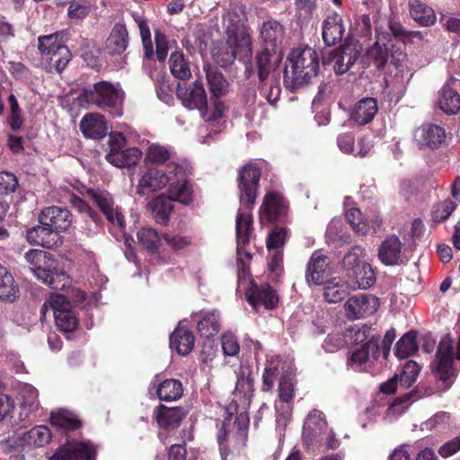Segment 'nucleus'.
I'll use <instances>...</instances> for the list:
<instances>
[{
    "label": "nucleus",
    "mask_w": 460,
    "mask_h": 460,
    "mask_svg": "<svg viewBox=\"0 0 460 460\" xmlns=\"http://www.w3.org/2000/svg\"><path fill=\"white\" fill-rule=\"evenodd\" d=\"M261 177L260 170L252 164L243 168L239 174L240 203L235 221L237 261L242 270H245V261L252 258L251 253L244 250L252 232V209L257 196V188Z\"/></svg>",
    "instance_id": "1"
},
{
    "label": "nucleus",
    "mask_w": 460,
    "mask_h": 460,
    "mask_svg": "<svg viewBox=\"0 0 460 460\" xmlns=\"http://www.w3.org/2000/svg\"><path fill=\"white\" fill-rule=\"evenodd\" d=\"M169 186L172 197L180 203L188 205L192 200V189L187 180L184 165L171 161L164 168L146 166L142 172L137 185V192L147 195Z\"/></svg>",
    "instance_id": "2"
},
{
    "label": "nucleus",
    "mask_w": 460,
    "mask_h": 460,
    "mask_svg": "<svg viewBox=\"0 0 460 460\" xmlns=\"http://www.w3.org/2000/svg\"><path fill=\"white\" fill-rule=\"evenodd\" d=\"M62 293H51L41 307V314L46 317L49 311H51L57 326L64 332H70L76 329L78 319L71 309V303L80 304L86 294L82 290L72 287L71 281L68 285L60 289Z\"/></svg>",
    "instance_id": "3"
},
{
    "label": "nucleus",
    "mask_w": 460,
    "mask_h": 460,
    "mask_svg": "<svg viewBox=\"0 0 460 460\" xmlns=\"http://www.w3.org/2000/svg\"><path fill=\"white\" fill-rule=\"evenodd\" d=\"M319 55L312 48L294 49L288 57L284 71L285 82L292 88L308 84L318 74Z\"/></svg>",
    "instance_id": "4"
},
{
    "label": "nucleus",
    "mask_w": 460,
    "mask_h": 460,
    "mask_svg": "<svg viewBox=\"0 0 460 460\" xmlns=\"http://www.w3.org/2000/svg\"><path fill=\"white\" fill-rule=\"evenodd\" d=\"M24 258L34 276L52 289H63L70 282L69 277L59 269L50 253L42 250H30Z\"/></svg>",
    "instance_id": "5"
},
{
    "label": "nucleus",
    "mask_w": 460,
    "mask_h": 460,
    "mask_svg": "<svg viewBox=\"0 0 460 460\" xmlns=\"http://www.w3.org/2000/svg\"><path fill=\"white\" fill-rule=\"evenodd\" d=\"M227 36L226 42L237 59L248 61L252 55L250 29L245 26L243 15L236 9L229 10L223 17Z\"/></svg>",
    "instance_id": "6"
},
{
    "label": "nucleus",
    "mask_w": 460,
    "mask_h": 460,
    "mask_svg": "<svg viewBox=\"0 0 460 460\" xmlns=\"http://www.w3.org/2000/svg\"><path fill=\"white\" fill-rule=\"evenodd\" d=\"M453 356V339L449 335H446L441 339L435 359L430 364L432 374L442 383L445 390L452 386L457 375Z\"/></svg>",
    "instance_id": "7"
},
{
    "label": "nucleus",
    "mask_w": 460,
    "mask_h": 460,
    "mask_svg": "<svg viewBox=\"0 0 460 460\" xmlns=\"http://www.w3.org/2000/svg\"><path fill=\"white\" fill-rule=\"evenodd\" d=\"M60 33L40 36L38 39V49L43 60L54 67L58 73L62 72L71 59L67 47L59 40Z\"/></svg>",
    "instance_id": "8"
},
{
    "label": "nucleus",
    "mask_w": 460,
    "mask_h": 460,
    "mask_svg": "<svg viewBox=\"0 0 460 460\" xmlns=\"http://www.w3.org/2000/svg\"><path fill=\"white\" fill-rule=\"evenodd\" d=\"M124 98L123 92L108 82H99L85 88L79 100L99 108H111L119 105Z\"/></svg>",
    "instance_id": "9"
},
{
    "label": "nucleus",
    "mask_w": 460,
    "mask_h": 460,
    "mask_svg": "<svg viewBox=\"0 0 460 460\" xmlns=\"http://www.w3.org/2000/svg\"><path fill=\"white\" fill-rule=\"evenodd\" d=\"M51 433L47 426L40 425L27 432L12 438L9 442L13 447L24 453L46 447L51 440Z\"/></svg>",
    "instance_id": "10"
},
{
    "label": "nucleus",
    "mask_w": 460,
    "mask_h": 460,
    "mask_svg": "<svg viewBox=\"0 0 460 460\" xmlns=\"http://www.w3.org/2000/svg\"><path fill=\"white\" fill-rule=\"evenodd\" d=\"M285 35L284 26L273 19L263 22L260 27V40L262 48L271 50L274 54L281 52Z\"/></svg>",
    "instance_id": "11"
},
{
    "label": "nucleus",
    "mask_w": 460,
    "mask_h": 460,
    "mask_svg": "<svg viewBox=\"0 0 460 460\" xmlns=\"http://www.w3.org/2000/svg\"><path fill=\"white\" fill-rule=\"evenodd\" d=\"M379 306L378 298L371 295H358L349 297L344 309L349 319L356 320L375 314Z\"/></svg>",
    "instance_id": "12"
},
{
    "label": "nucleus",
    "mask_w": 460,
    "mask_h": 460,
    "mask_svg": "<svg viewBox=\"0 0 460 460\" xmlns=\"http://www.w3.org/2000/svg\"><path fill=\"white\" fill-rule=\"evenodd\" d=\"M95 449L86 442H68L59 447L48 460H94Z\"/></svg>",
    "instance_id": "13"
},
{
    "label": "nucleus",
    "mask_w": 460,
    "mask_h": 460,
    "mask_svg": "<svg viewBox=\"0 0 460 460\" xmlns=\"http://www.w3.org/2000/svg\"><path fill=\"white\" fill-rule=\"evenodd\" d=\"M362 46L357 40H350L336 49L332 56L333 69L336 74H345L358 59Z\"/></svg>",
    "instance_id": "14"
},
{
    "label": "nucleus",
    "mask_w": 460,
    "mask_h": 460,
    "mask_svg": "<svg viewBox=\"0 0 460 460\" xmlns=\"http://www.w3.org/2000/svg\"><path fill=\"white\" fill-rule=\"evenodd\" d=\"M177 96L184 107L189 110L202 111L207 107V94L203 84L195 81L192 85L185 86L179 84L177 87Z\"/></svg>",
    "instance_id": "15"
},
{
    "label": "nucleus",
    "mask_w": 460,
    "mask_h": 460,
    "mask_svg": "<svg viewBox=\"0 0 460 460\" xmlns=\"http://www.w3.org/2000/svg\"><path fill=\"white\" fill-rule=\"evenodd\" d=\"M230 420L226 419L217 436V440L222 454L239 448L244 444L246 433L240 427L230 429Z\"/></svg>",
    "instance_id": "16"
},
{
    "label": "nucleus",
    "mask_w": 460,
    "mask_h": 460,
    "mask_svg": "<svg viewBox=\"0 0 460 460\" xmlns=\"http://www.w3.org/2000/svg\"><path fill=\"white\" fill-rule=\"evenodd\" d=\"M191 320L196 323L199 333L208 339L217 335L221 329V316L216 310L192 314Z\"/></svg>",
    "instance_id": "17"
},
{
    "label": "nucleus",
    "mask_w": 460,
    "mask_h": 460,
    "mask_svg": "<svg viewBox=\"0 0 460 460\" xmlns=\"http://www.w3.org/2000/svg\"><path fill=\"white\" fill-rule=\"evenodd\" d=\"M246 298L254 310L258 311L261 306L266 309L274 308L279 301L276 292L268 285L258 287L252 284L246 292Z\"/></svg>",
    "instance_id": "18"
},
{
    "label": "nucleus",
    "mask_w": 460,
    "mask_h": 460,
    "mask_svg": "<svg viewBox=\"0 0 460 460\" xmlns=\"http://www.w3.org/2000/svg\"><path fill=\"white\" fill-rule=\"evenodd\" d=\"M40 223L50 226L58 234L69 228L72 216L66 208L49 207L41 211Z\"/></svg>",
    "instance_id": "19"
},
{
    "label": "nucleus",
    "mask_w": 460,
    "mask_h": 460,
    "mask_svg": "<svg viewBox=\"0 0 460 460\" xmlns=\"http://www.w3.org/2000/svg\"><path fill=\"white\" fill-rule=\"evenodd\" d=\"M379 353L377 340L374 337L370 341L356 349L349 360V365L357 371H366L370 367V358H376Z\"/></svg>",
    "instance_id": "20"
},
{
    "label": "nucleus",
    "mask_w": 460,
    "mask_h": 460,
    "mask_svg": "<svg viewBox=\"0 0 460 460\" xmlns=\"http://www.w3.org/2000/svg\"><path fill=\"white\" fill-rule=\"evenodd\" d=\"M459 84L457 79L451 78L440 90L438 104L445 113L455 114L460 111V95L456 91Z\"/></svg>",
    "instance_id": "21"
},
{
    "label": "nucleus",
    "mask_w": 460,
    "mask_h": 460,
    "mask_svg": "<svg viewBox=\"0 0 460 460\" xmlns=\"http://www.w3.org/2000/svg\"><path fill=\"white\" fill-rule=\"evenodd\" d=\"M322 30L323 40L328 46L339 43L343 39L346 31L341 16L336 12L327 15L323 22Z\"/></svg>",
    "instance_id": "22"
},
{
    "label": "nucleus",
    "mask_w": 460,
    "mask_h": 460,
    "mask_svg": "<svg viewBox=\"0 0 460 460\" xmlns=\"http://www.w3.org/2000/svg\"><path fill=\"white\" fill-rule=\"evenodd\" d=\"M92 200L96 203L100 209L112 224L117 223L120 228L125 227V221L121 212L113 208V199L110 193L99 190L89 191Z\"/></svg>",
    "instance_id": "23"
},
{
    "label": "nucleus",
    "mask_w": 460,
    "mask_h": 460,
    "mask_svg": "<svg viewBox=\"0 0 460 460\" xmlns=\"http://www.w3.org/2000/svg\"><path fill=\"white\" fill-rule=\"evenodd\" d=\"M446 137L444 128L438 125L429 124L418 128L414 132V139L420 147L438 148Z\"/></svg>",
    "instance_id": "24"
},
{
    "label": "nucleus",
    "mask_w": 460,
    "mask_h": 460,
    "mask_svg": "<svg viewBox=\"0 0 460 460\" xmlns=\"http://www.w3.org/2000/svg\"><path fill=\"white\" fill-rule=\"evenodd\" d=\"M402 243L395 234L387 236L379 245L377 256L387 266L399 264L402 258Z\"/></svg>",
    "instance_id": "25"
},
{
    "label": "nucleus",
    "mask_w": 460,
    "mask_h": 460,
    "mask_svg": "<svg viewBox=\"0 0 460 460\" xmlns=\"http://www.w3.org/2000/svg\"><path fill=\"white\" fill-rule=\"evenodd\" d=\"M80 129L84 137L99 139L106 136L109 127L102 115L88 113L82 118Z\"/></svg>",
    "instance_id": "26"
},
{
    "label": "nucleus",
    "mask_w": 460,
    "mask_h": 460,
    "mask_svg": "<svg viewBox=\"0 0 460 460\" xmlns=\"http://www.w3.org/2000/svg\"><path fill=\"white\" fill-rule=\"evenodd\" d=\"M329 258L324 254L315 252L308 261L305 278L308 283L321 285L328 273Z\"/></svg>",
    "instance_id": "27"
},
{
    "label": "nucleus",
    "mask_w": 460,
    "mask_h": 460,
    "mask_svg": "<svg viewBox=\"0 0 460 460\" xmlns=\"http://www.w3.org/2000/svg\"><path fill=\"white\" fill-rule=\"evenodd\" d=\"M365 59L368 64H373L376 68H382L387 63L389 58L388 39L376 29V41L367 49Z\"/></svg>",
    "instance_id": "28"
},
{
    "label": "nucleus",
    "mask_w": 460,
    "mask_h": 460,
    "mask_svg": "<svg viewBox=\"0 0 460 460\" xmlns=\"http://www.w3.org/2000/svg\"><path fill=\"white\" fill-rule=\"evenodd\" d=\"M327 429V422L324 414L317 410H313L307 415L303 427V439L307 445L314 441Z\"/></svg>",
    "instance_id": "29"
},
{
    "label": "nucleus",
    "mask_w": 460,
    "mask_h": 460,
    "mask_svg": "<svg viewBox=\"0 0 460 460\" xmlns=\"http://www.w3.org/2000/svg\"><path fill=\"white\" fill-rule=\"evenodd\" d=\"M378 111L375 98L366 97L359 100L350 111V119L358 125H366L373 120Z\"/></svg>",
    "instance_id": "30"
},
{
    "label": "nucleus",
    "mask_w": 460,
    "mask_h": 460,
    "mask_svg": "<svg viewBox=\"0 0 460 460\" xmlns=\"http://www.w3.org/2000/svg\"><path fill=\"white\" fill-rule=\"evenodd\" d=\"M195 338L193 333L188 330L183 322H181L170 337V346L178 354L188 355L194 347Z\"/></svg>",
    "instance_id": "31"
},
{
    "label": "nucleus",
    "mask_w": 460,
    "mask_h": 460,
    "mask_svg": "<svg viewBox=\"0 0 460 460\" xmlns=\"http://www.w3.org/2000/svg\"><path fill=\"white\" fill-rule=\"evenodd\" d=\"M128 45V32L126 25L117 22L106 40V49L111 55L123 53Z\"/></svg>",
    "instance_id": "32"
},
{
    "label": "nucleus",
    "mask_w": 460,
    "mask_h": 460,
    "mask_svg": "<svg viewBox=\"0 0 460 460\" xmlns=\"http://www.w3.org/2000/svg\"><path fill=\"white\" fill-rule=\"evenodd\" d=\"M30 243L51 248L58 243V234L47 225L40 224L27 232Z\"/></svg>",
    "instance_id": "33"
},
{
    "label": "nucleus",
    "mask_w": 460,
    "mask_h": 460,
    "mask_svg": "<svg viewBox=\"0 0 460 460\" xmlns=\"http://www.w3.org/2000/svg\"><path fill=\"white\" fill-rule=\"evenodd\" d=\"M350 289L352 288L349 281L335 277L325 282L323 296L328 303H338L349 295Z\"/></svg>",
    "instance_id": "34"
},
{
    "label": "nucleus",
    "mask_w": 460,
    "mask_h": 460,
    "mask_svg": "<svg viewBox=\"0 0 460 460\" xmlns=\"http://www.w3.org/2000/svg\"><path fill=\"white\" fill-rule=\"evenodd\" d=\"M350 287L355 289H367L376 282L374 270L369 263H364L360 268L347 275Z\"/></svg>",
    "instance_id": "35"
},
{
    "label": "nucleus",
    "mask_w": 460,
    "mask_h": 460,
    "mask_svg": "<svg viewBox=\"0 0 460 460\" xmlns=\"http://www.w3.org/2000/svg\"><path fill=\"white\" fill-rule=\"evenodd\" d=\"M261 210L270 221L277 220L286 211V205L280 193L270 191L263 199Z\"/></svg>",
    "instance_id": "36"
},
{
    "label": "nucleus",
    "mask_w": 460,
    "mask_h": 460,
    "mask_svg": "<svg viewBox=\"0 0 460 460\" xmlns=\"http://www.w3.org/2000/svg\"><path fill=\"white\" fill-rule=\"evenodd\" d=\"M142 156L137 147H130L118 153H107L106 160L112 165L122 168L136 164Z\"/></svg>",
    "instance_id": "37"
},
{
    "label": "nucleus",
    "mask_w": 460,
    "mask_h": 460,
    "mask_svg": "<svg viewBox=\"0 0 460 460\" xmlns=\"http://www.w3.org/2000/svg\"><path fill=\"white\" fill-rule=\"evenodd\" d=\"M409 12L411 18L421 25L429 26L436 22L433 9L420 0H409Z\"/></svg>",
    "instance_id": "38"
},
{
    "label": "nucleus",
    "mask_w": 460,
    "mask_h": 460,
    "mask_svg": "<svg viewBox=\"0 0 460 460\" xmlns=\"http://www.w3.org/2000/svg\"><path fill=\"white\" fill-rule=\"evenodd\" d=\"M158 425L163 429L175 428L179 426L183 418L181 410L178 408H167L160 404L155 411Z\"/></svg>",
    "instance_id": "39"
},
{
    "label": "nucleus",
    "mask_w": 460,
    "mask_h": 460,
    "mask_svg": "<svg viewBox=\"0 0 460 460\" xmlns=\"http://www.w3.org/2000/svg\"><path fill=\"white\" fill-rule=\"evenodd\" d=\"M19 289L8 270L0 265V300L13 302L18 297Z\"/></svg>",
    "instance_id": "40"
},
{
    "label": "nucleus",
    "mask_w": 460,
    "mask_h": 460,
    "mask_svg": "<svg viewBox=\"0 0 460 460\" xmlns=\"http://www.w3.org/2000/svg\"><path fill=\"white\" fill-rule=\"evenodd\" d=\"M155 387L158 398L162 401H176L180 399L183 394L182 385L176 379H166L157 386L155 385Z\"/></svg>",
    "instance_id": "41"
},
{
    "label": "nucleus",
    "mask_w": 460,
    "mask_h": 460,
    "mask_svg": "<svg viewBox=\"0 0 460 460\" xmlns=\"http://www.w3.org/2000/svg\"><path fill=\"white\" fill-rule=\"evenodd\" d=\"M253 393V380L252 371L248 367L241 366L237 372V380L234 394L243 396L245 400H250Z\"/></svg>",
    "instance_id": "42"
},
{
    "label": "nucleus",
    "mask_w": 460,
    "mask_h": 460,
    "mask_svg": "<svg viewBox=\"0 0 460 460\" xmlns=\"http://www.w3.org/2000/svg\"><path fill=\"white\" fill-rule=\"evenodd\" d=\"M172 156V150L170 147L152 143L149 144L146 150L145 163L155 164H162L170 161Z\"/></svg>",
    "instance_id": "43"
},
{
    "label": "nucleus",
    "mask_w": 460,
    "mask_h": 460,
    "mask_svg": "<svg viewBox=\"0 0 460 460\" xmlns=\"http://www.w3.org/2000/svg\"><path fill=\"white\" fill-rule=\"evenodd\" d=\"M172 75L180 80H188L191 75L189 62L181 52H172L169 58Z\"/></svg>",
    "instance_id": "44"
},
{
    "label": "nucleus",
    "mask_w": 460,
    "mask_h": 460,
    "mask_svg": "<svg viewBox=\"0 0 460 460\" xmlns=\"http://www.w3.org/2000/svg\"><path fill=\"white\" fill-rule=\"evenodd\" d=\"M280 53L274 54L271 50L262 48V51L257 57L258 74L261 81L265 80L274 65L280 60Z\"/></svg>",
    "instance_id": "45"
},
{
    "label": "nucleus",
    "mask_w": 460,
    "mask_h": 460,
    "mask_svg": "<svg viewBox=\"0 0 460 460\" xmlns=\"http://www.w3.org/2000/svg\"><path fill=\"white\" fill-rule=\"evenodd\" d=\"M206 75L210 93L213 96L219 98L227 93L228 84L223 75L216 68L207 67Z\"/></svg>",
    "instance_id": "46"
},
{
    "label": "nucleus",
    "mask_w": 460,
    "mask_h": 460,
    "mask_svg": "<svg viewBox=\"0 0 460 460\" xmlns=\"http://www.w3.org/2000/svg\"><path fill=\"white\" fill-rule=\"evenodd\" d=\"M168 193V196H157L149 203V207L157 219L166 220L172 210V201H179L175 198L172 197L169 191Z\"/></svg>",
    "instance_id": "47"
},
{
    "label": "nucleus",
    "mask_w": 460,
    "mask_h": 460,
    "mask_svg": "<svg viewBox=\"0 0 460 460\" xmlns=\"http://www.w3.org/2000/svg\"><path fill=\"white\" fill-rule=\"evenodd\" d=\"M366 256L365 249L359 245L353 246L343 257L342 269L349 275L351 271L360 268L364 263L363 258Z\"/></svg>",
    "instance_id": "48"
},
{
    "label": "nucleus",
    "mask_w": 460,
    "mask_h": 460,
    "mask_svg": "<svg viewBox=\"0 0 460 460\" xmlns=\"http://www.w3.org/2000/svg\"><path fill=\"white\" fill-rule=\"evenodd\" d=\"M73 207L80 213L85 214V216L91 220V222H85L87 225L86 234L92 236L98 231V216L94 210H93L89 205L80 198L74 197L72 199Z\"/></svg>",
    "instance_id": "49"
},
{
    "label": "nucleus",
    "mask_w": 460,
    "mask_h": 460,
    "mask_svg": "<svg viewBox=\"0 0 460 460\" xmlns=\"http://www.w3.org/2000/svg\"><path fill=\"white\" fill-rule=\"evenodd\" d=\"M50 420L52 425L66 430H74L80 427V420L76 416L66 410L52 412Z\"/></svg>",
    "instance_id": "50"
},
{
    "label": "nucleus",
    "mask_w": 460,
    "mask_h": 460,
    "mask_svg": "<svg viewBox=\"0 0 460 460\" xmlns=\"http://www.w3.org/2000/svg\"><path fill=\"white\" fill-rule=\"evenodd\" d=\"M417 349L416 333L409 332L397 341L395 355L398 358H406L414 354Z\"/></svg>",
    "instance_id": "51"
},
{
    "label": "nucleus",
    "mask_w": 460,
    "mask_h": 460,
    "mask_svg": "<svg viewBox=\"0 0 460 460\" xmlns=\"http://www.w3.org/2000/svg\"><path fill=\"white\" fill-rule=\"evenodd\" d=\"M211 55L214 61L223 67L230 66L237 58L227 42L215 44Z\"/></svg>",
    "instance_id": "52"
},
{
    "label": "nucleus",
    "mask_w": 460,
    "mask_h": 460,
    "mask_svg": "<svg viewBox=\"0 0 460 460\" xmlns=\"http://www.w3.org/2000/svg\"><path fill=\"white\" fill-rule=\"evenodd\" d=\"M93 7V0H72L67 8V16L72 20H83Z\"/></svg>",
    "instance_id": "53"
},
{
    "label": "nucleus",
    "mask_w": 460,
    "mask_h": 460,
    "mask_svg": "<svg viewBox=\"0 0 460 460\" xmlns=\"http://www.w3.org/2000/svg\"><path fill=\"white\" fill-rule=\"evenodd\" d=\"M38 391L29 384L22 386L20 391L21 407L29 412L34 411L39 407Z\"/></svg>",
    "instance_id": "54"
},
{
    "label": "nucleus",
    "mask_w": 460,
    "mask_h": 460,
    "mask_svg": "<svg viewBox=\"0 0 460 460\" xmlns=\"http://www.w3.org/2000/svg\"><path fill=\"white\" fill-rule=\"evenodd\" d=\"M346 218L355 232L358 234L366 235L369 231V226L366 217L362 216L361 211L357 208H347Z\"/></svg>",
    "instance_id": "55"
},
{
    "label": "nucleus",
    "mask_w": 460,
    "mask_h": 460,
    "mask_svg": "<svg viewBox=\"0 0 460 460\" xmlns=\"http://www.w3.org/2000/svg\"><path fill=\"white\" fill-rule=\"evenodd\" d=\"M137 239L150 252H155L158 250L160 237L154 228H141L137 233Z\"/></svg>",
    "instance_id": "56"
},
{
    "label": "nucleus",
    "mask_w": 460,
    "mask_h": 460,
    "mask_svg": "<svg viewBox=\"0 0 460 460\" xmlns=\"http://www.w3.org/2000/svg\"><path fill=\"white\" fill-rule=\"evenodd\" d=\"M420 367L412 360L406 362L400 376V385L403 388L410 387L417 379Z\"/></svg>",
    "instance_id": "57"
},
{
    "label": "nucleus",
    "mask_w": 460,
    "mask_h": 460,
    "mask_svg": "<svg viewBox=\"0 0 460 460\" xmlns=\"http://www.w3.org/2000/svg\"><path fill=\"white\" fill-rule=\"evenodd\" d=\"M279 396L284 402H293L295 396V383L292 376L284 375L280 377L278 387Z\"/></svg>",
    "instance_id": "58"
},
{
    "label": "nucleus",
    "mask_w": 460,
    "mask_h": 460,
    "mask_svg": "<svg viewBox=\"0 0 460 460\" xmlns=\"http://www.w3.org/2000/svg\"><path fill=\"white\" fill-rule=\"evenodd\" d=\"M135 21L137 23L142 43L145 50V56L147 58H151L153 57V47H152V41H151V33L149 27L146 23V22L140 16L135 17Z\"/></svg>",
    "instance_id": "59"
},
{
    "label": "nucleus",
    "mask_w": 460,
    "mask_h": 460,
    "mask_svg": "<svg viewBox=\"0 0 460 460\" xmlns=\"http://www.w3.org/2000/svg\"><path fill=\"white\" fill-rule=\"evenodd\" d=\"M226 111V108L225 103L219 100H216L212 108L203 112L202 116L206 122H208L213 126L214 123H219V119L223 118Z\"/></svg>",
    "instance_id": "60"
},
{
    "label": "nucleus",
    "mask_w": 460,
    "mask_h": 460,
    "mask_svg": "<svg viewBox=\"0 0 460 460\" xmlns=\"http://www.w3.org/2000/svg\"><path fill=\"white\" fill-rule=\"evenodd\" d=\"M222 350L226 356L234 357L239 353L240 346L235 336L226 332L221 337Z\"/></svg>",
    "instance_id": "61"
},
{
    "label": "nucleus",
    "mask_w": 460,
    "mask_h": 460,
    "mask_svg": "<svg viewBox=\"0 0 460 460\" xmlns=\"http://www.w3.org/2000/svg\"><path fill=\"white\" fill-rule=\"evenodd\" d=\"M18 180L13 173L9 172H0V195H8L15 191Z\"/></svg>",
    "instance_id": "62"
},
{
    "label": "nucleus",
    "mask_w": 460,
    "mask_h": 460,
    "mask_svg": "<svg viewBox=\"0 0 460 460\" xmlns=\"http://www.w3.org/2000/svg\"><path fill=\"white\" fill-rule=\"evenodd\" d=\"M275 409L277 411V423L286 426L291 416L292 402H284L280 399L275 401Z\"/></svg>",
    "instance_id": "63"
},
{
    "label": "nucleus",
    "mask_w": 460,
    "mask_h": 460,
    "mask_svg": "<svg viewBox=\"0 0 460 460\" xmlns=\"http://www.w3.org/2000/svg\"><path fill=\"white\" fill-rule=\"evenodd\" d=\"M346 342L347 341L342 334L332 333L324 340L323 348L325 351L332 353L343 348Z\"/></svg>",
    "instance_id": "64"
}]
</instances>
